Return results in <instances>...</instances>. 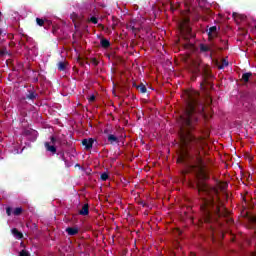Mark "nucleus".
<instances>
[{
	"label": "nucleus",
	"instance_id": "f257e3e1",
	"mask_svg": "<svg viewBox=\"0 0 256 256\" xmlns=\"http://www.w3.org/2000/svg\"><path fill=\"white\" fill-rule=\"evenodd\" d=\"M186 97V108L180 116V152L177 163L185 166L182 174L194 173L197 179L207 181L209 175L205 171V163L201 157L203 137L193 134L199 125V115H203L205 111V104L197 91L188 92Z\"/></svg>",
	"mask_w": 256,
	"mask_h": 256
},
{
	"label": "nucleus",
	"instance_id": "f03ea898",
	"mask_svg": "<svg viewBox=\"0 0 256 256\" xmlns=\"http://www.w3.org/2000/svg\"><path fill=\"white\" fill-rule=\"evenodd\" d=\"M192 187L193 189H197L198 194L202 197L200 209L204 223L211 225V223H215L221 217H229V211L223 206L221 199H219L217 189L209 186L205 182H198L196 186ZM203 195L205 196L204 198Z\"/></svg>",
	"mask_w": 256,
	"mask_h": 256
},
{
	"label": "nucleus",
	"instance_id": "7ed1b4c3",
	"mask_svg": "<svg viewBox=\"0 0 256 256\" xmlns=\"http://www.w3.org/2000/svg\"><path fill=\"white\" fill-rule=\"evenodd\" d=\"M192 67V73L194 75H201L202 77V82L200 83L201 88L207 89V87H212L211 81H209V79L213 78V74L211 73V68L209 65H205L199 60H193Z\"/></svg>",
	"mask_w": 256,
	"mask_h": 256
},
{
	"label": "nucleus",
	"instance_id": "20e7f679",
	"mask_svg": "<svg viewBox=\"0 0 256 256\" xmlns=\"http://www.w3.org/2000/svg\"><path fill=\"white\" fill-rule=\"evenodd\" d=\"M95 143V139L93 138H85L82 140V145L85 147L86 151L89 149H93V144Z\"/></svg>",
	"mask_w": 256,
	"mask_h": 256
},
{
	"label": "nucleus",
	"instance_id": "39448f33",
	"mask_svg": "<svg viewBox=\"0 0 256 256\" xmlns=\"http://www.w3.org/2000/svg\"><path fill=\"white\" fill-rule=\"evenodd\" d=\"M37 97H39V94H37L35 88L28 89V92L26 93V99L28 101H34Z\"/></svg>",
	"mask_w": 256,
	"mask_h": 256
},
{
	"label": "nucleus",
	"instance_id": "423d86ee",
	"mask_svg": "<svg viewBox=\"0 0 256 256\" xmlns=\"http://www.w3.org/2000/svg\"><path fill=\"white\" fill-rule=\"evenodd\" d=\"M208 33V38L209 39H215L217 37L218 32H217V26H211L208 30H206Z\"/></svg>",
	"mask_w": 256,
	"mask_h": 256
},
{
	"label": "nucleus",
	"instance_id": "0eeeda50",
	"mask_svg": "<svg viewBox=\"0 0 256 256\" xmlns=\"http://www.w3.org/2000/svg\"><path fill=\"white\" fill-rule=\"evenodd\" d=\"M44 147L46 151H49L50 153H52V155H55V153H57V147H55L54 144L51 145L50 142H45Z\"/></svg>",
	"mask_w": 256,
	"mask_h": 256
},
{
	"label": "nucleus",
	"instance_id": "6e6552de",
	"mask_svg": "<svg viewBox=\"0 0 256 256\" xmlns=\"http://www.w3.org/2000/svg\"><path fill=\"white\" fill-rule=\"evenodd\" d=\"M253 77L252 72H246L242 74L241 81L242 83H249V80Z\"/></svg>",
	"mask_w": 256,
	"mask_h": 256
},
{
	"label": "nucleus",
	"instance_id": "1a4fd4ad",
	"mask_svg": "<svg viewBox=\"0 0 256 256\" xmlns=\"http://www.w3.org/2000/svg\"><path fill=\"white\" fill-rule=\"evenodd\" d=\"M107 139L110 145H115V143H119V138L113 134H108Z\"/></svg>",
	"mask_w": 256,
	"mask_h": 256
},
{
	"label": "nucleus",
	"instance_id": "9d476101",
	"mask_svg": "<svg viewBox=\"0 0 256 256\" xmlns=\"http://www.w3.org/2000/svg\"><path fill=\"white\" fill-rule=\"evenodd\" d=\"M79 215H82L84 217L89 215V204H84L82 206V209L79 210Z\"/></svg>",
	"mask_w": 256,
	"mask_h": 256
},
{
	"label": "nucleus",
	"instance_id": "9b49d317",
	"mask_svg": "<svg viewBox=\"0 0 256 256\" xmlns=\"http://www.w3.org/2000/svg\"><path fill=\"white\" fill-rule=\"evenodd\" d=\"M66 233H68V235H70V236L77 235L79 233V228L68 227V228H66Z\"/></svg>",
	"mask_w": 256,
	"mask_h": 256
},
{
	"label": "nucleus",
	"instance_id": "f8f14e48",
	"mask_svg": "<svg viewBox=\"0 0 256 256\" xmlns=\"http://www.w3.org/2000/svg\"><path fill=\"white\" fill-rule=\"evenodd\" d=\"M133 87H136V89L140 91V93H147V86H145V84L143 83H140L139 85L133 84Z\"/></svg>",
	"mask_w": 256,
	"mask_h": 256
},
{
	"label": "nucleus",
	"instance_id": "ddd939ff",
	"mask_svg": "<svg viewBox=\"0 0 256 256\" xmlns=\"http://www.w3.org/2000/svg\"><path fill=\"white\" fill-rule=\"evenodd\" d=\"M100 45L103 49H109V47H111V42H109V40L103 38L100 41Z\"/></svg>",
	"mask_w": 256,
	"mask_h": 256
},
{
	"label": "nucleus",
	"instance_id": "4468645a",
	"mask_svg": "<svg viewBox=\"0 0 256 256\" xmlns=\"http://www.w3.org/2000/svg\"><path fill=\"white\" fill-rule=\"evenodd\" d=\"M12 235H14V237H16V239H23V233L19 232V230L17 228H13L11 230Z\"/></svg>",
	"mask_w": 256,
	"mask_h": 256
},
{
	"label": "nucleus",
	"instance_id": "2eb2a0df",
	"mask_svg": "<svg viewBox=\"0 0 256 256\" xmlns=\"http://www.w3.org/2000/svg\"><path fill=\"white\" fill-rule=\"evenodd\" d=\"M57 67L58 71H65V69H67V62H58Z\"/></svg>",
	"mask_w": 256,
	"mask_h": 256
},
{
	"label": "nucleus",
	"instance_id": "dca6fc26",
	"mask_svg": "<svg viewBox=\"0 0 256 256\" xmlns=\"http://www.w3.org/2000/svg\"><path fill=\"white\" fill-rule=\"evenodd\" d=\"M200 51L201 53H207L209 51H211V48L205 44H200Z\"/></svg>",
	"mask_w": 256,
	"mask_h": 256
},
{
	"label": "nucleus",
	"instance_id": "f3484780",
	"mask_svg": "<svg viewBox=\"0 0 256 256\" xmlns=\"http://www.w3.org/2000/svg\"><path fill=\"white\" fill-rule=\"evenodd\" d=\"M13 215H15V217H19V215H21V213H23V208L22 207H17L13 210Z\"/></svg>",
	"mask_w": 256,
	"mask_h": 256
},
{
	"label": "nucleus",
	"instance_id": "a211bd4d",
	"mask_svg": "<svg viewBox=\"0 0 256 256\" xmlns=\"http://www.w3.org/2000/svg\"><path fill=\"white\" fill-rule=\"evenodd\" d=\"M225 67H229V61L222 59V63L218 65V69H225Z\"/></svg>",
	"mask_w": 256,
	"mask_h": 256
},
{
	"label": "nucleus",
	"instance_id": "6ab92c4d",
	"mask_svg": "<svg viewBox=\"0 0 256 256\" xmlns=\"http://www.w3.org/2000/svg\"><path fill=\"white\" fill-rule=\"evenodd\" d=\"M252 229H256V216H251L249 219ZM256 233V230H255Z\"/></svg>",
	"mask_w": 256,
	"mask_h": 256
},
{
	"label": "nucleus",
	"instance_id": "aec40b11",
	"mask_svg": "<svg viewBox=\"0 0 256 256\" xmlns=\"http://www.w3.org/2000/svg\"><path fill=\"white\" fill-rule=\"evenodd\" d=\"M5 55H11L9 51H7L6 47L0 48V57H5Z\"/></svg>",
	"mask_w": 256,
	"mask_h": 256
},
{
	"label": "nucleus",
	"instance_id": "412c9836",
	"mask_svg": "<svg viewBox=\"0 0 256 256\" xmlns=\"http://www.w3.org/2000/svg\"><path fill=\"white\" fill-rule=\"evenodd\" d=\"M36 23L39 25V27L45 26V20L43 18H36Z\"/></svg>",
	"mask_w": 256,
	"mask_h": 256
},
{
	"label": "nucleus",
	"instance_id": "4be33fe9",
	"mask_svg": "<svg viewBox=\"0 0 256 256\" xmlns=\"http://www.w3.org/2000/svg\"><path fill=\"white\" fill-rule=\"evenodd\" d=\"M101 181H107L109 179V174L107 172H104L100 176Z\"/></svg>",
	"mask_w": 256,
	"mask_h": 256
},
{
	"label": "nucleus",
	"instance_id": "5701e85b",
	"mask_svg": "<svg viewBox=\"0 0 256 256\" xmlns=\"http://www.w3.org/2000/svg\"><path fill=\"white\" fill-rule=\"evenodd\" d=\"M90 23H93L94 25H97L99 23V19H97V17L92 16L89 19Z\"/></svg>",
	"mask_w": 256,
	"mask_h": 256
},
{
	"label": "nucleus",
	"instance_id": "b1692460",
	"mask_svg": "<svg viewBox=\"0 0 256 256\" xmlns=\"http://www.w3.org/2000/svg\"><path fill=\"white\" fill-rule=\"evenodd\" d=\"M19 256H31V254L29 253V251L24 249L20 251Z\"/></svg>",
	"mask_w": 256,
	"mask_h": 256
},
{
	"label": "nucleus",
	"instance_id": "393cba45",
	"mask_svg": "<svg viewBox=\"0 0 256 256\" xmlns=\"http://www.w3.org/2000/svg\"><path fill=\"white\" fill-rule=\"evenodd\" d=\"M6 214L8 215V217H11V215L13 214V208L8 206L6 208Z\"/></svg>",
	"mask_w": 256,
	"mask_h": 256
},
{
	"label": "nucleus",
	"instance_id": "a878e982",
	"mask_svg": "<svg viewBox=\"0 0 256 256\" xmlns=\"http://www.w3.org/2000/svg\"><path fill=\"white\" fill-rule=\"evenodd\" d=\"M61 157H62V161H64L66 167H71V165H69L67 162V158H65V153H62Z\"/></svg>",
	"mask_w": 256,
	"mask_h": 256
},
{
	"label": "nucleus",
	"instance_id": "bb28decb",
	"mask_svg": "<svg viewBox=\"0 0 256 256\" xmlns=\"http://www.w3.org/2000/svg\"><path fill=\"white\" fill-rule=\"evenodd\" d=\"M91 63L94 67H97V65H99V61L97 60V58H91Z\"/></svg>",
	"mask_w": 256,
	"mask_h": 256
},
{
	"label": "nucleus",
	"instance_id": "cd10ccee",
	"mask_svg": "<svg viewBox=\"0 0 256 256\" xmlns=\"http://www.w3.org/2000/svg\"><path fill=\"white\" fill-rule=\"evenodd\" d=\"M50 143L52 144V145H55V143H57V138H55L54 136H51L50 137Z\"/></svg>",
	"mask_w": 256,
	"mask_h": 256
},
{
	"label": "nucleus",
	"instance_id": "c85d7f7f",
	"mask_svg": "<svg viewBox=\"0 0 256 256\" xmlns=\"http://www.w3.org/2000/svg\"><path fill=\"white\" fill-rule=\"evenodd\" d=\"M211 103H213V100L211 99V97H207L206 98V105H211Z\"/></svg>",
	"mask_w": 256,
	"mask_h": 256
},
{
	"label": "nucleus",
	"instance_id": "c756f323",
	"mask_svg": "<svg viewBox=\"0 0 256 256\" xmlns=\"http://www.w3.org/2000/svg\"><path fill=\"white\" fill-rule=\"evenodd\" d=\"M88 101H89V103H93V101H95V95H91V96L88 98Z\"/></svg>",
	"mask_w": 256,
	"mask_h": 256
},
{
	"label": "nucleus",
	"instance_id": "7c9ffc66",
	"mask_svg": "<svg viewBox=\"0 0 256 256\" xmlns=\"http://www.w3.org/2000/svg\"><path fill=\"white\" fill-rule=\"evenodd\" d=\"M130 27V29L133 31V32H135V31H137V28L135 27V26H129Z\"/></svg>",
	"mask_w": 256,
	"mask_h": 256
},
{
	"label": "nucleus",
	"instance_id": "2f4dec72",
	"mask_svg": "<svg viewBox=\"0 0 256 256\" xmlns=\"http://www.w3.org/2000/svg\"><path fill=\"white\" fill-rule=\"evenodd\" d=\"M226 223H233V219H231V218H226Z\"/></svg>",
	"mask_w": 256,
	"mask_h": 256
},
{
	"label": "nucleus",
	"instance_id": "473e14b6",
	"mask_svg": "<svg viewBox=\"0 0 256 256\" xmlns=\"http://www.w3.org/2000/svg\"><path fill=\"white\" fill-rule=\"evenodd\" d=\"M104 134H105V135H109V129L106 128V129L104 130Z\"/></svg>",
	"mask_w": 256,
	"mask_h": 256
},
{
	"label": "nucleus",
	"instance_id": "72a5a7b5",
	"mask_svg": "<svg viewBox=\"0 0 256 256\" xmlns=\"http://www.w3.org/2000/svg\"><path fill=\"white\" fill-rule=\"evenodd\" d=\"M186 33H188V34L191 33V28L187 27L186 28Z\"/></svg>",
	"mask_w": 256,
	"mask_h": 256
},
{
	"label": "nucleus",
	"instance_id": "f704fd0d",
	"mask_svg": "<svg viewBox=\"0 0 256 256\" xmlns=\"http://www.w3.org/2000/svg\"><path fill=\"white\" fill-rule=\"evenodd\" d=\"M189 256H196V254L194 252H190Z\"/></svg>",
	"mask_w": 256,
	"mask_h": 256
},
{
	"label": "nucleus",
	"instance_id": "c9c22d12",
	"mask_svg": "<svg viewBox=\"0 0 256 256\" xmlns=\"http://www.w3.org/2000/svg\"><path fill=\"white\" fill-rule=\"evenodd\" d=\"M222 43H224V45H227V41H222Z\"/></svg>",
	"mask_w": 256,
	"mask_h": 256
},
{
	"label": "nucleus",
	"instance_id": "e433bc0d",
	"mask_svg": "<svg viewBox=\"0 0 256 256\" xmlns=\"http://www.w3.org/2000/svg\"><path fill=\"white\" fill-rule=\"evenodd\" d=\"M2 15H3V13H1V11H0V19H1Z\"/></svg>",
	"mask_w": 256,
	"mask_h": 256
},
{
	"label": "nucleus",
	"instance_id": "4c0bfd02",
	"mask_svg": "<svg viewBox=\"0 0 256 256\" xmlns=\"http://www.w3.org/2000/svg\"><path fill=\"white\" fill-rule=\"evenodd\" d=\"M210 228L212 229V231H213V226H210Z\"/></svg>",
	"mask_w": 256,
	"mask_h": 256
},
{
	"label": "nucleus",
	"instance_id": "58836bf2",
	"mask_svg": "<svg viewBox=\"0 0 256 256\" xmlns=\"http://www.w3.org/2000/svg\"><path fill=\"white\" fill-rule=\"evenodd\" d=\"M189 1V3H191V1H193V0H188Z\"/></svg>",
	"mask_w": 256,
	"mask_h": 256
},
{
	"label": "nucleus",
	"instance_id": "ea45409f",
	"mask_svg": "<svg viewBox=\"0 0 256 256\" xmlns=\"http://www.w3.org/2000/svg\"><path fill=\"white\" fill-rule=\"evenodd\" d=\"M186 39H187V41L189 40V38H188V37H186Z\"/></svg>",
	"mask_w": 256,
	"mask_h": 256
}]
</instances>
